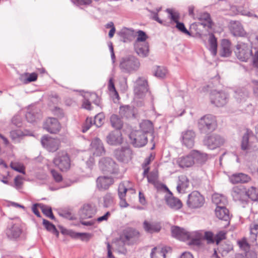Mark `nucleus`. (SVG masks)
Masks as SVG:
<instances>
[{"label":"nucleus","instance_id":"f257e3e1","mask_svg":"<svg viewBox=\"0 0 258 258\" xmlns=\"http://www.w3.org/2000/svg\"><path fill=\"white\" fill-rule=\"evenodd\" d=\"M212 201L217 205L215 214L217 218L229 223V210L225 207L228 203L227 198L221 194H215L212 196Z\"/></svg>","mask_w":258,"mask_h":258},{"label":"nucleus","instance_id":"f03ea898","mask_svg":"<svg viewBox=\"0 0 258 258\" xmlns=\"http://www.w3.org/2000/svg\"><path fill=\"white\" fill-rule=\"evenodd\" d=\"M217 126L216 118L211 114H207L202 116L198 121V128L203 134L213 132L215 130Z\"/></svg>","mask_w":258,"mask_h":258},{"label":"nucleus","instance_id":"7ed1b4c3","mask_svg":"<svg viewBox=\"0 0 258 258\" xmlns=\"http://www.w3.org/2000/svg\"><path fill=\"white\" fill-rule=\"evenodd\" d=\"M140 66L139 59L134 56L130 55L120 59L119 67L122 72L131 73L137 71Z\"/></svg>","mask_w":258,"mask_h":258},{"label":"nucleus","instance_id":"20e7f679","mask_svg":"<svg viewBox=\"0 0 258 258\" xmlns=\"http://www.w3.org/2000/svg\"><path fill=\"white\" fill-rule=\"evenodd\" d=\"M140 236V232L136 229L126 227L122 231L119 238L124 244L131 245L139 240Z\"/></svg>","mask_w":258,"mask_h":258},{"label":"nucleus","instance_id":"39448f33","mask_svg":"<svg viewBox=\"0 0 258 258\" xmlns=\"http://www.w3.org/2000/svg\"><path fill=\"white\" fill-rule=\"evenodd\" d=\"M235 53L239 59L246 61L252 56L251 47L248 44L238 42L236 46Z\"/></svg>","mask_w":258,"mask_h":258},{"label":"nucleus","instance_id":"423d86ee","mask_svg":"<svg viewBox=\"0 0 258 258\" xmlns=\"http://www.w3.org/2000/svg\"><path fill=\"white\" fill-rule=\"evenodd\" d=\"M53 163L59 169L63 171L68 170L71 165V161L68 154L64 151L58 152L53 159Z\"/></svg>","mask_w":258,"mask_h":258},{"label":"nucleus","instance_id":"0eeeda50","mask_svg":"<svg viewBox=\"0 0 258 258\" xmlns=\"http://www.w3.org/2000/svg\"><path fill=\"white\" fill-rule=\"evenodd\" d=\"M148 92V84L144 77H139L135 82L134 94L136 98L142 99Z\"/></svg>","mask_w":258,"mask_h":258},{"label":"nucleus","instance_id":"6e6552de","mask_svg":"<svg viewBox=\"0 0 258 258\" xmlns=\"http://www.w3.org/2000/svg\"><path fill=\"white\" fill-rule=\"evenodd\" d=\"M204 203V197L197 191H192L188 196L187 205L190 208H200L203 206Z\"/></svg>","mask_w":258,"mask_h":258},{"label":"nucleus","instance_id":"1a4fd4ad","mask_svg":"<svg viewBox=\"0 0 258 258\" xmlns=\"http://www.w3.org/2000/svg\"><path fill=\"white\" fill-rule=\"evenodd\" d=\"M99 167L103 172L110 174H116L118 170L117 165L109 157L101 159L99 161Z\"/></svg>","mask_w":258,"mask_h":258},{"label":"nucleus","instance_id":"9d476101","mask_svg":"<svg viewBox=\"0 0 258 258\" xmlns=\"http://www.w3.org/2000/svg\"><path fill=\"white\" fill-rule=\"evenodd\" d=\"M228 95L224 92L213 91L210 94L211 102L217 107L225 105L228 102Z\"/></svg>","mask_w":258,"mask_h":258},{"label":"nucleus","instance_id":"9b49d317","mask_svg":"<svg viewBox=\"0 0 258 258\" xmlns=\"http://www.w3.org/2000/svg\"><path fill=\"white\" fill-rule=\"evenodd\" d=\"M130 138L133 146L138 148L144 146L148 142L147 136L139 130L133 131L130 135Z\"/></svg>","mask_w":258,"mask_h":258},{"label":"nucleus","instance_id":"f8f14e48","mask_svg":"<svg viewBox=\"0 0 258 258\" xmlns=\"http://www.w3.org/2000/svg\"><path fill=\"white\" fill-rule=\"evenodd\" d=\"M43 128L50 134L58 133L61 128V125L57 118L48 117L43 123Z\"/></svg>","mask_w":258,"mask_h":258},{"label":"nucleus","instance_id":"ddd939ff","mask_svg":"<svg viewBox=\"0 0 258 258\" xmlns=\"http://www.w3.org/2000/svg\"><path fill=\"white\" fill-rule=\"evenodd\" d=\"M204 144L211 150H214L223 145L225 142V139L217 134H213L207 137L204 140Z\"/></svg>","mask_w":258,"mask_h":258},{"label":"nucleus","instance_id":"4468645a","mask_svg":"<svg viewBox=\"0 0 258 258\" xmlns=\"http://www.w3.org/2000/svg\"><path fill=\"white\" fill-rule=\"evenodd\" d=\"M42 146L48 151L54 152L58 149L60 142L57 139L44 136L41 141Z\"/></svg>","mask_w":258,"mask_h":258},{"label":"nucleus","instance_id":"2eb2a0df","mask_svg":"<svg viewBox=\"0 0 258 258\" xmlns=\"http://www.w3.org/2000/svg\"><path fill=\"white\" fill-rule=\"evenodd\" d=\"M247 189L242 185L234 186L231 191V195L235 201L241 203L247 199Z\"/></svg>","mask_w":258,"mask_h":258},{"label":"nucleus","instance_id":"dca6fc26","mask_svg":"<svg viewBox=\"0 0 258 258\" xmlns=\"http://www.w3.org/2000/svg\"><path fill=\"white\" fill-rule=\"evenodd\" d=\"M97 212V208L94 204H85L80 208L79 215L81 219L92 218Z\"/></svg>","mask_w":258,"mask_h":258},{"label":"nucleus","instance_id":"f3484780","mask_svg":"<svg viewBox=\"0 0 258 258\" xmlns=\"http://www.w3.org/2000/svg\"><path fill=\"white\" fill-rule=\"evenodd\" d=\"M196 134L192 130H186L181 133V142L188 148H192L195 144Z\"/></svg>","mask_w":258,"mask_h":258},{"label":"nucleus","instance_id":"a211bd4d","mask_svg":"<svg viewBox=\"0 0 258 258\" xmlns=\"http://www.w3.org/2000/svg\"><path fill=\"white\" fill-rule=\"evenodd\" d=\"M114 156L119 161L127 162L132 158V151L127 147L117 149L114 152Z\"/></svg>","mask_w":258,"mask_h":258},{"label":"nucleus","instance_id":"6ab92c4d","mask_svg":"<svg viewBox=\"0 0 258 258\" xmlns=\"http://www.w3.org/2000/svg\"><path fill=\"white\" fill-rule=\"evenodd\" d=\"M90 152L95 156H102L105 153V149L102 141L98 138L94 139L91 142Z\"/></svg>","mask_w":258,"mask_h":258},{"label":"nucleus","instance_id":"aec40b11","mask_svg":"<svg viewBox=\"0 0 258 258\" xmlns=\"http://www.w3.org/2000/svg\"><path fill=\"white\" fill-rule=\"evenodd\" d=\"M165 200L167 205L173 210H179L182 207V204L180 200L174 197L171 192L165 196Z\"/></svg>","mask_w":258,"mask_h":258},{"label":"nucleus","instance_id":"412c9836","mask_svg":"<svg viewBox=\"0 0 258 258\" xmlns=\"http://www.w3.org/2000/svg\"><path fill=\"white\" fill-rule=\"evenodd\" d=\"M229 29L231 33L235 36L245 37L246 32L239 21H231L229 25Z\"/></svg>","mask_w":258,"mask_h":258},{"label":"nucleus","instance_id":"4be33fe9","mask_svg":"<svg viewBox=\"0 0 258 258\" xmlns=\"http://www.w3.org/2000/svg\"><path fill=\"white\" fill-rule=\"evenodd\" d=\"M22 232L20 223L19 221L16 223L12 222L7 229L6 234L10 238L18 237Z\"/></svg>","mask_w":258,"mask_h":258},{"label":"nucleus","instance_id":"5701e85b","mask_svg":"<svg viewBox=\"0 0 258 258\" xmlns=\"http://www.w3.org/2000/svg\"><path fill=\"white\" fill-rule=\"evenodd\" d=\"M106 142L110 145H118L122 143V135L119 130L110 133L106 137Z\"/></svg>","mask_w":258,"mask_h":258},{"label":"nucleus","instance_id":"b1692460","mask_svg":"<svg viewBox=\"0 0 258 258\" xmlns=\"http://www.w3.org/2000/svg\"><path fill=\"white\" fill-rule=\"evenodd\" d=\"M171 233L173 237L180 240L185 241L190 238V234L188 232L178 226L172 227Z\"/></svg>","mask_w":258,"mask_h":258},{"label":"nucleus","instance_id":"393cba45","mask_svg":"<svg viewBox=\"0 0 258 258\" xmlns=\"http://www.w3.org/2000/svg\"><path fill=\"white\" fill-rule=\"evenodd\" d=\"M113 178L108 176H100L96 180L97 187L100 190H105L113 183Z\"/></svg>","mask_w":258,"mask_h":258},{"label":"nucleus","instance_id":"a878e982","mask_svg":"<svg viewBox=\"0 0 258 258\" xmlns=\"http://www.w3.org/2000/svg\"><path fill=\"white\" fill-rule=\"evenodd\" d=\"M176 163L181 168H187L192 166L195 164V160L190 152L186 156L178 158L176 160Z\"/></svg>","mask_w":258,"mask_h":258},{"label":"nucleus","instance_id":"bb28decb","mask_svg":"<svg viewBox=\"0 0 258 258\" xmlns=\"http://www.w3.org/2000/svg\"><path fill=\"white\" fill-rule=\"evenodd\" d=\"M135 49L137 53L142 57H146L149 55V46L148 42L135 43Z\"/></svg>","mask_w":258,"mask_h":258},{"label":"nucleus","instance_id":"cd10ccee","mask_svg":"<svg viewBox=\"0 0 258 258\" xmlns=\"http://www.w3.org/2000/svg\"><path fill=\"white\" fill-rule=\"evenodd\" d=\"M249 96V92L245 88H240L236 90L234 92V97L238 103L245 102Z\"/></svg>","mask_w":258,"mask_h":258},{"label":"nucleus","instance_id":"c85d7f7f","mask_svg":"<svg viewBox=\"0 0 258 258\" xmlns=\"http://www.w3.org/2000/svg\"><path fill=\"white\" fill-rule=\"evenodd\" d=\"M97 98V96L95 93H87L84 96V99L83 103V106L84 108L91 109V102H93L96 104H98V100H95Z\"/></svg>","mask_w":258,"mask_h":258},{"label":"nucleus","instance_id":"c756f323","mask_svg":"<svg viewBox=\"0 0 258 258\" xmlns=\"http://www.w3.org/2000/svg\"><path fill=\"white\" fill-rule=\"evenodd\" d=\"M189 185V180L187 177L184 175L178 177L176 189L179 193H184Z\"/></svg>","mask_w":258,"mask_h":258},{"label":"nucleus","instance_id":"7c9ffc66","mask_svg":"<svg viewBox=\"0 0 258 258\" xmlns=\"http://www.w3.org/2000/svg\"><path fill=\"white\" fill-rule=\"evenodd\" d=\"M250 180V177L247 174L239 173L232 175L230 177V181L233 183H245Z\"/></svg>","mask_w":258,"mask_h":258},{"label":"nucleus","instance_id":"2f4dec72","mask_svg":"<svg viewBox=\"0 0 258 258\" xmlns=\"http://www.w3.org/2000/svg\"><path fill=\"white\" fill-rule=\"evenodd\" d=\"M170 250L169 247H154L151 253V258H165L166 253Z\"/></svg>","mask_w":258,"mask_h":258},{"label":"nucleus","instance_id":"473e14b6","mask_svg":"<svg viewBox=\"0 0 258 258\" xmlns=\"http://www.w3.org/2000/svg\"><path fill=\"white\" fill-rule=\"evenodd\" d=\"M190 155H192V158L195 160V163H197L199 164H203L208 159L207 154L201 153L198 150L191 151Z\"/></svg>","mask_w":258,"mask_h":258},{"label":"nucleus","instance_id":"72a5a7b5","mask_svg":"<svg viewBox=\"0 0 258 258\" xmlns=\"http://www.w3.org/2000/svg\"><path fill=\"white\" fill-rule=\"evenodd\" d=\"M143 228L145 230L150 233L158 232L161 229L160 224L157 222H150L145 221L143 223Z\"/></svg>","mask_w":258,"mask_h":258},{"label":"nucleus","instance_id":"f704fd0d","mask_svg":"<svg viewBox=\"0 0 258 258\" xmlns=\"http://www.w3.org/2000/svg\"><path fill=\"white\" fill-rule=\"evenodd\" d=\"M231 43L227 39H223L221 42V55L222 56H228L231 53Z\"/></svg>","mask_w":258,"mask_h":258},{"label":"nucleus","instance_id":"c9c22d12","mask_svg":"<svg viewBox=\"0 0 258 258\" xmlns=\"http://www.w3.org/2000/svg\"><path fill=\"white\" fill-rule=\"evenodd\" d=\"M139 131L143 132L146 136L148 134L151 133L153 131V125L151 121L148 120L143 121L140 123V130Z\"/></svg>","mask_w":258,"mask_h":258},{"label":"nucleus","instance_id":"e433bc0d","mask_svg":"<svg viewBox=\"0 0 258 258\" xmlns=\"http://www.w3.org/2000/svg\"><path fill=\"white\" fill-rule=\"evenodd\" d=\"M250 134H252L251 132L247 130L243 135L241 143V147L242 150H248L250 149L249 139Z\"/></svg>","mask_w":258,"mask_h":258},{"label":"nucleus","instance_id":"4c0bfd02","mask_svg":"<svg viewBox=\"0 0 258 258\" xmlns=\"http://www.w3.org/2000/svg\"><path fill=\"white\" fill-rule=\"evenodd\" d=\"M111 124L116 130H119L122 126V121L116 114H112L110 118Z\"/></svg>","mask_w":258,"mask_h":258},{"label":"nucleus","instance_id":"58836bf2","mask_svg":"<svg viewBox=\"0 0 258 258\" xmlns=\"http://www.w3.org/2000/svg\"><path fill=\"white\" fill-rule=\"evenodd\" d=\"M153 73L156 77L162 79L166 76L167 71L164 67L156 66L153 69Z\"/></svg>","mask_w":258,"mask_h":258},{"label":"nucleus","instance_id":"ea45409f","mask_svg":"<svg viewBox=\"0 0 258 258\" xmlns=\"http://www.w3.org/2000/svg\"><path fill=\"white\" fill-rule=\"evenodd\" d=\"M118 34L119 36L123 39V41L125 42L126 40L128 39L133 36L134 34V30L131 29L124 27L123 28Z\"/></svg>","mask_w":258,"mask_h":258},{"label":"nucleus","instance_id":"a19ab883","mask_svg":"<svg viewBox=\"0 0 258 258\" xmlns=\"http://www.w3.org/2000/svg\"><path fill=\"white\" fill-rule=\"evenodd\" d=\"M209 41L210 44L209 49L212 55H216L217 49V39L213 34H212L210 35Z\"/></svg>","mask_w":258,"mask_h":258},{"label":"nucleus","instance_id":"79ce46f5","mask_svg":"<svg viewBox=\"0 0 258 258\" xmlns=\"http://www.w3.org/2000/svg\"><path fill=\"white\" fill-rule=\"evenodd\" d=\"M119 114L122 117L129 118L133 115V110L128 105L122 106L120 107Z\"/></svg>","mask_w":258,"mask_h":258},{"label":"nucleus","instance_id":"37998d69","mask_svg":"<svg viewBox=\"0 0 258 258\" xmlns=\"http://www.w3.org/2000/svg\"><path fill=\"white\" fill-rule=\"evenodd\" d=\"M43 224L45 227V228L49 232H51L53 234L55 235L56 236H58L59 232L57 230L55 226L49 222L48 221L43 219Z\"/></svg>","mask_w":258,"mask_h":258},{"label":"nucleus","instance_id":"c03bdc74","mask_svg":"<svg viewBox=\"0 0 258 258\" xmlns=\"http://www.w3.org/2000/svg\"><path fill=\"white\" fill-rule=\"evenodd\" d=\"M38 207L41 210L43 213L47 217L51 219H54V216L52 214L51 208L50 207L41 204H39Z\"/></svg>","mask_w":258,"mask_h":258},{"label":"nucleus","instance_id":"a18cd8bd","mask_svg":"<svg viewBox=\"0 0 258 258\" xmlns=\"http://www.w3.org/2000/svg\"><path fill=\"white\" fill-rule=\"evenodd\" d=\"M247 199L255 201L258 200V190L255 187L251 186L247 190Z\"/></svg>","mask_w":258,"mask_h":258},{"label":"nucleus","instance_id":"49530a36","mask_svg":"<svg viewBox=\"0 0 258 258\" xmlns=\"http://www.w3.org/2000/svg\"><path fill=\"white\" fill-rule=\"evenodd\" d=\"M10 167L14 170L24 174L25 167L23 164L18 162H12Z\"/></svg>","mask_w":258,"mask_h":258},{"label":"nucleus","instance_id":"de8ad7c7","mask_svg":"<svg viewBox=\"0 0 258 258\" xmlns=\"http://www.w3.org/2000/svg\"><path fill=\"white\" fill-rule=\"evenodd\" d=\"M20 81L24 84L32 82V73H24L20 75Z\"/></svg>","mask_w":258,"mask_h":258},{"label":"nucleus","instance_id":"09e8293b","mask_svg":"<svg viewBox=\"0 0 258 258\" xmlns=\"http://www.w3.org/2000/svg\"><path fill=\"white\" fill-rule=\"evenodd\" d=\"M104 115L103 113H100L95 115L93 119V124L97 127L101 126L103 123Z\"/></svg>","mask_w":258,"mask_h":258},{"label":"nucleus","instance_id":"8fccbe9b","mask_svg":"<svg viewBox=\"0 0 258 258\" xmlns=\"http://www.w3.org/2000/svg\"><path fill=\"white\" fill-rule=\"evenodd\" d=\"M148 36L146 33L142 30H139L137 32V38L135 43H142L147 42L146 41Z\"/></svg>","mask_w":258,"mask_h":258},{"label":"nucleus","instance_id":"3c124183","mask_svg":"<svg viewBox=\"0 0 258 258\" xmlns=\"http://www.w3.org/2000/svg\"><path fill=\"white\" fill-rule=\"evenodd\" d=\"M60 216L69 220H73L74 218V215L70 210H64L58 212Z\"/></svg>","mask_w":258,"mask_h":258},{"label":"nucleus","instance_id":"603ef678","mask_svg":"<svg viewBox=\"0 0 258 258\" xmlns=\"http://www.w3.org/2000/svg\"><path fill=\"white\" fill-rule=\"evenodd\" d=\"M198 19L201 21H205L204 23H201V24L204 25H206L207 24H210L211 23L210 15L208 13H202L200 15H199Z\"/></svg>","mask_w":258,"mask_h":258},{"label":"nucleus","instance_id":"864d4df0","mask_svg":"<svg viewBox=\"0 0 258 258\" xmlns=\"http://www.w3.org/2000/svg\"><path fill=\"white\" fill-rule=\"evenodd\" d=\"M22 135V133L19 130L12 131L10 132V137L14 141H18L19 138Z\"/></svg>","mask_w":258,"mask_h":258},{"label":"nucleus","instance_id":"5fc2aeb1","mask_svg":"<svg viewBox=\"0 0 258 258\" xmlns=\"http://www.w3.org/2000/svg\"><path fill=\"white\" fill-rule=\"evenodd\" d=\"M93 124H94L93 119L91 117H87L83 126L82 132L83 133L86 132Z\"/></svg>","mask_w":258,"mask_h":258},{"label":"nucleus","instance_id":"6e6d98bb","mask_svg":"<svg viewBox=\"0 0 258 258\" xmlns=\"http://www.w3.org/2000/svg\"><path fill=\"white\" fill-rule=\"evenodd\" d=\"M108 89L110 92L114 93V95L118 96L117 92L116 91L115 88L114 84L113 82V79L112 77L110 78L109 80Z\"/></svg>","mask_w":258,"mask_h":258},{"label":"nucleus","instance_id":"4d7b16f0","mask_svg":"<svg viewBox=\"0 0 258 258\" xmlns=\"http://www.w3.org/2000/svg\"><path fill=\"white\" fill-rule=\"evenodd\" d=\"M25 116L28 122L30 123L32 122V106L31 105H29L26 108Z\"/></svg>","mask_w":258,"mask_h":258},{"label":"nucleus","instance_id":"13d9d810","mask_svg":"<svg viewBox=\"0 0 258 258\" xmlns=\"http://www.w3.org/2000/svg\"><path fill=\"white\" fill-rule=\"evenodd\" d=\"M176 27L182 33L190 36V33L186 29L183 23L181 22H177L176 23Z\"/></svg>","mask_w":258,"mask_h":258},{"label":"nucleus","instance_id":"bf43d9fd","mask_svg":"<svg viewBox=\"0 0 258 258\" xmlns=\"http://www.w3.org/2000/svg\"><path fill=\"white\" fill-rule=\"evenodd\" d=\"M204 237L207 240L208 243H213L215 242L213 234L211 232H205Z\"/></svg>","mask_w":258,"mask_h":258},{"label":"nucleus","instance_id":"052dcab7","mask_svg":"<svg viewBox=\"0 0 258 258\" xmlns=\"http://www.w3.org/2000/svg\"><path fill=\"white\" fill-rule=\"evenodd\" d=\"M225 234L226 233L224 231H220L214 237L215 242L217 245L221 240L225 238Z\"/></svg>","mask_w":258,"mask_h":258},{"label":"nucleus","instance_id":"680f3d73","mask_svg":"<svg viewBox=\"0 0 258 258\" xmlns=\"http://www.w3.org/2000/svg\"><path fill=\"white\" fill-rule=\"evenodd\" d=\"M127 189L123 184H120L118 187V196L119 198H124Z\"/></svg>","mask_w":258,"mask_h":258},{"label":"nucleus","instance_id":"e2e57ef3","mask_svg":"<svg viewBox=\"0 0 258 258\" xmlns=\"http://www.w3.org/2000/svg\"><path fill=\"white\" fill-rule=\"evenodd\" d=\"M50 171L52 176L55 181L59 182L61 181L62 178L61 175L59 173L53 169H51Z\"/></svg>","mask_w":258,"mask_h":258},{"label":"nucleus","instance_id":"0e129e2a","mask_svg":"<svg viewBox=\"0 0 258 258\" xmlns=\"http://www.w3.org/2000/svg\"><path fill=\"white\" fill-rule=\"evenodd\" d=\"M104 204L106 207H108L113 202V197L110 194H106L104 197Z\"/></svg>","mask_w":258,"mask_h":258},{"label":"nucleus","instance_id":"69168bd1","mask_svg":"<svg viewBox=\"0 0 258 258\" xmlns=\"http://www.w3.org/2000/svg\"><path fill=\"white\" fill-rule=\"evenodd\" d=\"M166 11L169 13V17L173 21H174V22H175L176 23H177V22H178V18H179V17L178 16V15H177L175 13H173L172 11L171 10L169 9H167L166 10Z\"/></svg>","mask_w":258,"mask_h":258},{"label":"nucleus","instance_id":"338daca9","mask_svg":"<svg viewBox=\"0 0 258 258\" xmlns=\"http://www.w3.org/2000/svg\"><path fill=\"white\" fill-rule=\"evenodd\" d=\"M239 247L244 250L246 251L249 249V246L245 239H243L238 242Z\"/></svg>","mask_w":258,"mask_h":258},{"label":"nucleus","instance_id":"774afa93","mask_svg":"<svg viewBox=\"0 0 258 258\" xmlns=\"http://www.w3.org/2000/svg\"><path fill=\"white\" fill-rule=\"evenodd\" d=\"M23 177L20 175L17 176L14 179V183L15 186L19 188L22 184Z\"/></svg>","mask_w":258,"mask_h":258}]
</instances>
